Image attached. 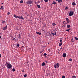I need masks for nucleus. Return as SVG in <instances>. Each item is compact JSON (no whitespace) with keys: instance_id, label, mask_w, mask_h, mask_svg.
Instances as JSON below:
<instances>
[{"instance_id":"nucleus-1","label":"nucleus","mask_w":78,"mask_h":78,"mask_svg":"<svg viewBox=\"0 0 78 78\" xmlns=\"http://www.w3.org/2000/svg\"><path fill=\"white\" fill-rule=\"evenodd\" d=\"M6 64L7 69H10L11 68H12V65L11 64L10 62H6Z\"/></svg>"},{"instance_id":"nucleus-2","label":"nucleus","mask_w":78,"mask_h":78,"mask_svg":"<svg viewBox=\"0 0 78 78\" xmlns=\"http://www.w3.org/2000/svg\"><path fill=\"white\" fill-rule=\"evenodd\" d=\"M33 2L32 0H28V1H27L26 3L27 5H31L33 3Z\"/></svg>"},{"instance_id":"nucleus-3","label":"nucleus","mask_w":78,"mask_h":78,"mask_svg":"<svg viewBox=\"0 0 78 78\" xmlns=\"http://www.w3.org/2000/svg\"><path fill=\"white\" fill-rule=\"evenodd\" d=\"M59 66H60V65H59V64L58 63H55L54 65V68H58V67H59Z\"/></svg>"},{"instance_id":"nucleus-4","label":"nucleus","mask_w":78,"mask_h":78,"mask_svg":"<svg viewBox=\"0 0 78 78\" xmlns=\"http://www.w3.org/2000/svg\"><path fill=\"white\" fill-rule=\"evenodd\" d=\"M74 14V11H71L69 13V16H73V14Z\"/></svg>"},{"instance_id":"nucleus-5","label":"nucleus","mask_w":78,"mask_h":78,"mask_svg":"<svg viewBox=\"0 0 78 78\" xmlns=\"http://www.w3.org/2000/svg\"><path fill=\"white\" fill-rule=\"evenodd\" d=\"M56 31H55V30H53L52 32H51V34H51V36H54L55 35H56Z\"/></svg>"},{"instance_id":"nucleus-6","label":"nucleus","mask_w":78,"mask_h":78,"mask_svg":"<svg viewBox=\"0 0 78 78\" xmlns=\"http://www.w3.org/2000/svg\"><path fill=\"white\" fill-rule=\"evenodd\" d=\"M7 28H8V26H7V25H6L5 27H3L2 29L3 30H5L6 29H7Z\"/></svg>"},{"instance_id":"nucleus-7","label":"nucleus","mask_w":78,"mask_h":78,"mask_svg":"<svg viewBox=\"0 0 78 78\" xmlns=\"http://www.w3.org/2000/svg\"><path fill=\"white\" fill-rule=\"evenodd\" d=\"M18 19H22V20H23V19H24L23 17L22 16H18Z\"/></svg>"},{"instance_id":"nucleus-8","label":"nucleus","mask_w":78,"mask_h":78,"mask_svg":"<svg viewBox=\"0 0 78 78\" xmlns=\"http://www.w3.org/2000/svg\"><path fill=\"white\" fill-rule=\"evenodd\" d=\"M67 55L66 54V53H63L62 56H63V57H66V56Z\"/></svg>"},{"instance_id":"nucleus-9","label":"nucleus","mask_w":78,"mask_h":78,"mask_svg":"<svg viewBox=\"0 0 78 78\" xmlns=\"http://www.w3.org/2000/svg\"><path fill=\"white\" fill-rule=\"evenodd\" d=\"M66 20L67 21V23H69L70 22V20L68 18H66Z\"/></svg>"},{"instance_id":"nucleus-10","label":"nucleus","mask_w":78,"mask_h":78,"mask_svg":"<svg viewBox=\"0 0 78 78\" xmlns=\"http://www.w3.org/2000/svg\"><path fill=\"white\" fill-rule=\"evenodd\" d=\"M37 34H38L40 36L42 35V34L41 33H39V32H36Z\"/></svg>"},{"instance_id":"nucleus-11","label":"nucleus","mask_w":78,"mask_h":78,"mask_svg":"<svg viewBox=\"0 0 78 78\" xmlns=\"http://www.w3.org/2000/svg\"><path fill=\"white\" fill-rule=\"evenodd\" d=\"M42 66H45V63L44 62L41 64Z\"/></svg>"},{"instance_id":"nucleus-12","label":"nucleus","mask_w":78,"mask_h":78,"mask_svg":"<svg viewBox=\"0 0 78 78\" xmlns=\"http://www.w3.org/2000/svg\"><path fill=\"white\" fill-rule=\"evenodd\" d=\"M72 5L73 6H75V5H76V4L74 2H73V3H72Z\"/></svg>"},{"instance_id":"nucleus-13","label":"nucleus","mask_w":78,"mask_h":78,"mask_svg":"<svg viewBox=\"0 0 78 78\" xmlns=\"http://www.w3.org/2000/svg\"><path fill=\"white\" fill-rule=\"evenodd\" d=\"M12 72H15L16 71V69L14 68H13V69H12Z\"/></svg>"},{"instance_id":"nucleus-14","label":"nucleus","mask_w":78,"mask_h":78,"mask_svg":"<svg viewBox=\"0 0 78 78\" xmlns=\"http://www.w3.org/2000/svg\"><path fill=\"white\" fill-rule=\"evenodd\" d=\"M11 39H12V41H14V39H15V38L13 37H11Z\"/></svg>"},{"instance_id":"nucleus-15","label":"nucleus","mask_w":78,"mask_h":78,"mask_svg":"<svg viewBox=\"0 0 78 78\" xmlns=\"http://www.w3.org/2000/svg\"><path fill=\"white\" fill-rule=\"evenodd\" d=\"M37 5L38 8H41V6L40 5Z\"/></svg>"},{"instance_id":"nucleus-16","label":"nucleus","mask_w":78,"mask_h":78,"mask_svg":"<svg viewBox=\"0 0 78 78\" xmlns=\"http://www.w3.org/2000/svg\"><path fill=\"white\" fill-rule=\"evenodd\" d=\"M65 10H67V9H69V8L68 7V6H66L65 8Z\"/></svg>"},{"instance_id":"nucleus-17","label":"nucleus","mask_w":78,"mask_h":78,"mask_svg":"<svg viewBox=\"0 0 78 78\" xmlns=\"http://www.w3.org/2000/svg\"><path fill=\"white\" fill-rule=\"evenodd\" d=\"M62 2V0H58V3H61Z\"/></svg>"},{"instance_id":"nucleus-18","label":"nucleus","mask_w":78,"mask_h":78,"mask_svg":"<svg viewBox=\"0 0 78 78\" xmlns=\"http://www.w3.org/2000/svg\"><path fill=\"white\" fill-rule=\"evenodd\" d=\"M62 44V42H61L59 44V46H61Z\"/></svg>"},{"instance_id":"nucleus-19","label":"nucleus","mask_w":78,"mask_h":78,"mask_svg":"<svg viewBox=\"0 0 78 78\" xmlns=\"http://www.w3.org/2000/svg\"><path fill=\"white\" fill-rule=\"evenodd\" d=\"M67 28H70V25H67Z\"/></svg>"},{"instance_id":"nucleus-20","label":"nucleus","mask_w":78,"mask_h":78,"mask_svg":"<svg viewBox=\"0 0 78 78\" xmlns=\"http://www.w3.org/2000/svg\"><path fill=\"white\" fill-rule=\"evenodd\" d=\"M4 9V8H3V6H1V8H0L1 9Z\"/></svg>"},{"instance_id":"nucleus-21","label":"nucleus","mask_w":78,"mask_h":78,"mask_svg":"<svg viewBox=\"0 0 78 78\" xmlns=\"http://www.w3.org/2000/svg\"><path fill=\"white\" fill-rule=\"evenodd\" d=\"M14 17H15V18H18L19 16H17V15H14Z\"/></svg>"},{"instance_id":"nucleus-22","label":"nucleus","mask_w":78,"mask_h":78,"mask_svg":"<svg viewBox=\"0 0 78 78\" xmlns=\"http://www.w3.org/2000/svg\"><path fill=\"white\" fill-rule=\"evenodd\" d=\"M52 25L53 26H55V25H56V24H55V23H52Z\"/></svg>"},{"instance_id":"nucleus-23","label":"nucleus","mask_w":78,"mask_h":78,"mask_svg":"<svg viewBox=\"0 0 78 78\" xmlns=\"http://www.w3.org/2000/svg\"><path fill=\"white\" fill-rule=\"evenodd\" d=\"M69 23H67H67H65L63 24H64V25H67V24H68Z\"/></svg>"},{"instance_id":"nucleus-24","label":"nucleus","mask_w":78,"mask_h":78,"mask_svg":"<svg viewBox=\"0 0 78 78\" xmlns=\"http://www.w3.org/2000/svg\"><path fill=\"white\" fill-rule=\"evenodd\" d=\"M75 39L77 41H78V38L76 37H75Z\"/></svg>"},{"instance_id":"nucleus-25","label":"nucleus","mask_w":78,"mask_h":78,"mask_svg":"<svg viewBox=\"0 0 78 78\" xmlns=\"http://www.w3.org/2000/svg\"><path fill=\"white\" fill-rule=\"evenodd\" d=\"M16 45H17L18 48V47H19V44H18L17 43L16 44Z\"/></svg>"},{"instance_id":"nucleus-26","label":"nucleus","mask_w":78,"mask_h":78,"mask_svg":"<svg viewBox=\"0 0 78 78\" xmlns=\"http://www.w3.org/2000/svg\"><path fill=\"white\" fill-rule=\"evenodd\" d=\"M23 0H21L20 1V3H23Z\"/></svg>"},{"instance_id":"nucleus-27","label":"nucleus","mask_w":78,"mask_h":78,"mask_svg":"<svg viewBox=\"0 0 78 78\" xmlns=\"http://www.w3.org/2000/svg\"><path fill=\"white\" fill-rule=\"evenodd\" d=\"M70 30V29H67V30H66V31H69V30Z\"/></svg>"},{"instance_id":"nucleus-28","label":"nucleus","mask_w":78,"mask_h":78,"mask_svg":"<svg viewBox=\"0 0 78 78\" xmlns=\"http://www.w3.org/2000/svg\"><path fill=\"white\" fill-rule=\"evenodd\" d=\"M62 38H61L60 39V42H62Z\"/></svg>"},{"instance_id":"nucleus-29","label":"nucleus","mask_w":78,"mask_h":78,"mask_svg":"<svg viewBox=\"0 0 78 78\" xmlns=\"http://www.w3.org/2000/svg\"><path fill=\"white\" fill-rule=\"evenodd\" d=\"M73 78H76V76H72Z\"/></svg>"},{"instance_id":"nucleus-30","label":"nucleus","mask_w":78,"mask_h":78,"mask_svg":"<svg viewBox=\"0 0 78 78\" xmlns=\"http://www.w3.org/2000/svg\"><path fill=\"white\" fill-rule=\"evenodd\" d=\"M69 60V61H72V58H70Z\"/></svg>"},{"instance_id":"nucleus-31","label":"nucleus","mask_w":78,"mask_h":78,"mask_svg":"<svg viewBox=\"0 0 78 78\" xmlns=\"http://www.w3.org/2000/svg\"><path fill=\"white\" fill-rule=\"evenodd\" d=\"M52 3L53 4H54V5H55V4H56V2H53Z\"/></svg>"},{"instance_id":"nucleus-32","label":"nucleus","mask_w":78,"mask_h":78,"mask_svg":"<svg viewBox=\"0 0 78 78\" xmlns=\"http://www.w3.org/2000/svg\"><path fill=\"white\" fill-rule=\"evenodd\" d=\"M47 54L46 53H45L44 54V56H47Z\"/></svg>"},{"instance_id":"nucleus-33","label":"nucleus","mask_w":78,"mask_h":78,"mask_svg":"<svg viewBox=\"0 0 78 78\" xmlns=\"http://www.w3.org/2000/svg\"><path fill=\"white\" fill-rule=\"evenodd\" d=\"M10 14V13L9 12H8L7 13V15H9Z\"/></svg>"},{"instance_id":"nucleus-34","label":"nucleus","mask_w":78,"mask_h":78,"mask_svg":"<svg viewBox=\"0 0 78 78\" xmlns=\"http://www.w3.org/2000/svg\"><path fill=\"white\" fill-rule=\"evenodd\" d=\"M27 74H25L24 76V77H27Z\"/></svg>"},{"instance_id":"nucleus-35","label":"nucleus","mask_w":78,"mask_h":78,"mask_svg":"<svg viewBox=\"0 0 78 78\" xmlns=\"http://www.w3.org/2000/svg\"><path fill=\"white\" fill-rule=\"evenodd\" d=\"M62 78H65V76H62Z\"/></svg>"},{"instance_id":"nucleus-36","label":"nucleus","mask_w":78,"mask_h":78,"mask_svg":"<svg viewBox=\"0 0 78 78\" xmlns=\"http://www.w3.org/2000/svg\"><path fill=\"white\" fill-rule=\"evenodd\" d=\"M44 0V2H48V0Z\"/></svg>"},{"instance_id":"nucleus-37","label":"nucleus","mask_w":78,"mask_h":78,"mask_svg":"<svg viewBox=\"0 0 78 78\" xmlns=\"http://www.w3.org/2000/svg\"><path fill=\"white\" fill-rule=\"evenodd\" d=\"M43 51H41L40 52V53H42V52H43Z\"/></svg>"},{"instance_id":"nucleus-38","label":"nucleus","mask_w":78,"mask_h":78,"mask_svg":"<svg viewBox=\"0 0 78 78\" xmlns=\"http://www.w3.org/2000/svg\"><path fill=\"white\" fill-rule=\"evenodd\" d=\"M2 23H5V22L4 21H2Z\"/></svg>"},{"instance_id":"nucleus-39","label":"nucleus","mask_w":78,"mask_h":78,"mask_svg":"<svg viewBox=\"0 0 78 78\" xmlns=\"http://www.w3.org/2000/svg\"><path fill=\"white\" fill-rule=\"evenodd\" d=\"M22 72H24V69H22Z\"/></svg>"},{"instance_id":"nucleus-40","label":"nucleus","mask_w":78,"mask_h":78,"mask_svg":"<svg viewBox=\"0 0 78 78\" xmlns=\"http://www.w3.org/2000/svg\"><path fill=\"white\" fill-rule=\"evenodd\" d=\"M38 3H40V1L38 0V2H37Z\"/></svg>"},{"instance_id":"nucleus-41","label":"nucleus","mask_w":78,"mask_h":78,"mask_svg":"<svg viewBox=\"0 0 78 78\" xmlns=\"http://www.w3.org/2000/svg\"><path fill=\"white\" fill-rule=\"evenodd\" d=\"M41 3H42L43 2V0H41Z\"/></svg>"},{"instance_id":"nucleus-42","label":"nucleus","mask_w":78,"mask_h":78,"mask_svg":"<svg viewBox=\"0 0 78 78\" xmlns=\"http://www.w3.org/2000/svg\"><path fill=\"white\" fill-rule=\"evenodd\" d=\"M45 62L46 63H48V62H47V61H45Z\"/></svg>"},{"instance_id":"nucleus-43","label":"nucleus","mask_w":78,"mask_h":78,"mask_svg":"<svg viewBox=\"0 0 78 78\" xmlns=\"http://www.w3.org/2000/svg\"><path fill=\"white\" fill-rule=\"evenodd\" d=\"M46 76H48V74H47Z\"/></svg>"},{"instance_id":"nucleus-44","label":"nucleus","mask_w":78,"mask_h":78,"mask_svg":"<svg viewBox=\"0 0 78 78\" xmlns=\"http://www.w3.org/2000/svg\"><path fill=\"white\" fill-rule=\"evenodd\" d=\"M56 1H57V2H58V1H59V0H56Z\"/></svg>"},{"instance_id":"nucleus-45","label":"nucleus","mask_w":78,"mask_h":78,"mask_svg":"<svg viewBox=\"0 0 78 78\" xmlns=\"http://www.w3.org/2000/svg\"><path fill=\"white\" fill-rule=\"evenodd\" d=\"M1 54H0V58H1Z\"/></svg>"},{"instance_id":"nucleus-46","label":"nucleus","mask_w":78,"mask_h":78,"mask_svg":"<svg viewBox=\"0 0 78 78\" xmlns=\"http://www.w3.org/2000/svg\"><path fill=\"white\" fill-rule=\"evenodd\" d=\"M35 3H36V4H37V2H35Z\"/></svg>"},{"instance_id":"nucleus-47","label":"nucleus","mask_w":78,"mask_h":78,"mask_svg":"<svg viewBox=\"0 0 78 78\" xmlns=\"http://www.w3.org/2000/svg\"><path fill=\"white\" fill-rule=\"evenodd\" d=\"M1 36H0V39L1 38Z\"/></svg>"},{"instance_id":"nucleus-48","label":"nucleus","mask_w":78,"mask_h":78,"mask_svg":"<svg viewBox=\"0 0 78 78\" xmlns=\"http://www.w3.org/2000/svg\"><path fill=\"white\" fill-rule=\"evenodd\" d=\"M4 23H6V21H4Z\"/></svg>"},{"instance_id":"nucleus-49","label":"nucleus","mask_w":78,"mask_h":78,"mask_svg":"<svg viewBox=\"0 0 78 78\" xmlns=\"http://www.w3.org/2000/svg\"><path fill=\"white\" fill-rule=\"evenodd\" d=\"M71 40H72V41H73V38H72Z\"/></svg>"},{"instance_id":"nucleus-50","label":"nucleus","mask_w":78,"mask_h":78,"mask_svg":"<svg viewBox=\"0 0 78 78\" xmlns=\"http://www.w3.org/2000/svg\"><path fill=\"white\" fill-rule=\"evenodd\" d=\"M72 42H73V41H72Z\"/></svg>"},{"instance_id":"nucleus-51","label":"nucleus","mask_w":78,"mask_h":78,"mask_svg":"<svg viewBox=\"0 0 78 78\" xmlns=\"http://www.w3.org/2000/svg\"><path fill=\"white\" fill-rule=\"evenodd\" d=\"M60 49H62V48H60Z\"/></svg>"},{"instance_id":"nucleus-52","label":"nucleus","mask_w":78,"mask_h":78,"mask_svg":"<svg viewBox=\"0 0 78 78\" xmlns=\"http://www.w3.org/2000/svg\"><path fill=\"white\" fill-rule=\"evenodd\" d=\"M3 3H2V4L3 5Z\"/></svg>"},{"instance_id":"nucleus-53","label":"nucleus","mask_w":78,"mask_h":78,"mask_svg":"<svg viewBox=\"0 0 78 78\" xmlns=\"http://www.w3.org/2000/svg\"><path fill=\"white\" fill-rule=\"evenodd\" d=\"M66 22V21H64V22H63V23H64V22Z\"/></svg>"},{"instance_id":"nucleus-54","label":"nucleus","mask_w":78,"mask_h":78,"mask_svg":"<svg viewBox=\"0 0 78 78\" xmlns=\"http://www.w3.org/2000/svg\"><path fill=\"white\" fill-rule=\"evenodd\" d=\"M44 54H42V55H44Z\"/></svg>"},{"instance_id":"nucleus-55","label":"nucleus","mask_w":78,"mask_h":78,"mask_svg":"<svg viewBox=\"0 0 78 78\" xmlns=\"http://www.w3.org/2000/svg\"><path fill=\"white\" fill-rule=\"evenodd\" d=\"M22 47H23V46H22Z\"/></svg>"},{"instance_id":"nucleus-56","label":"nucleus","mask_w":78,"mask_h":78,"mask_svg":"<svg viewBox=\"0 0 78 78\" xmlns=\"http://www.w3.org/2000/svg\"><path fill=\"white\" fill-rule=\"evenodd\" d=\"M43 76V77H44V76Z\"/></svg>"},{"instance_id":"nucleus-57","label":"nucleus","mask_w":78,"mask_h":78,"mask_svg":"<svg viewBox=\"0 0 78 78\" xmlns=\"http://www.w3.org/2000/svg\"><path fill=\"white\" fill-rule=\"evenodd\" d=\"M18 38H19V39H20V38H19V37Z\"/></svg>"},{"instance_id":"nucleus-58","label":"nucleus","mask_w":78,"mask_h":78,"mask_svg":"<svg viewBox=\"0 0 78 78\" xmlns=\"http://www.w3.org/2000/svg\"><path fill=\"white\" fill-rule=\"evenodd\" d=\"M65 39H66V38H65Z\"/></svg>"},{"instance_id":"nucleus-59","label":"nucleus","mask_w":78,"mask_h":78,"mask_svg":"<svg viewBox=\"0 0 78 78\" xmlns=\"http://www.w3.org/2000/svg\"><path fill=\"white\" fill-rule=\"evenodd\" d=\"M19 37H20V35H19Z\"/></svg>"}]
</instances>
